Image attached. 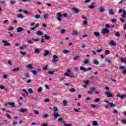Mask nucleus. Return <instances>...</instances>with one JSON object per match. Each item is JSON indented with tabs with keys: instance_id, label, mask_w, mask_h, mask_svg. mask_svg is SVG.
<instances>
[{
	"instance_id": "obj_64",
	"label": "nucleus",
	"mask_w": 126,
	"mask_h": 126,
	"mask_svg": "<svg viewBox=\"0 0 126 126\" xmlns=\"http://www.w3.org/2000/svg\"><path fill=\"white\" fill-rule=\"evenodd\" d=\"M41 126H48V124H42Z\"/></svg>"
},
{
	"instance_id": "obj_58",
	"label": "nucleus",
	"mask_w": 126,
	"mask_h": 126,
	"mask_svg": "<svg viewBox=\"0 0 126 126\" xmlns=\"http://www.w3.org/2000/svg\"><path fill=\"white\" fill-rule=\"evenodd\" d=\"M33 112L35 115H39V111L37 110H33Z\"/></svg>"
},
{
	"instance_id": "obj_1",
	"label": "nucleus",
	"mask_w": 126,
	"mask_h": 126,
	"mask_svg": "<svg viewBox=\"0 0 126 126\" xmlns=\"http://www.w3.org/2000/svg\"><path fill=\"white\" fill-rule=\"evenodd\" d=\"M59 109L58 107L55 106L53 108V116L55 117V118H54V120H56L57 118H59V117H61V115L59 114Z\"/></svg>"
},
{
	"instance_id": "obj_8",
	"label": "nucleus",
	"mask_w": 126,
	"mask_h": 126,
	"mask_svg": "<svg viewBox=\"0 0 126 126\" xmlns=\"http://www.w3.org/2000/svg\"><path fill=\"white\" fill-rule=\"evenodd\" d=\"M105 94L106 95L107 97H113V94H110V91H108L105 93Z\"/></svg>"
},
{
	"instance_id": "obj_27",
	"label": "nucleus",
	"mask_w": 126,
	"mask_h": 126,
	"mask_svg": "<svg viewBox=\"0 0 126 126\" xmlns=\"http://www.w3.org/2000/svg\"><path fill=\"white\" fill-rule=\"evenodd\" d=\"M101 101V99L99 98H96L95 99H94V103H98V102H100Z\"/></svg>"
},
{
	"instance_id": "obj_41",
	"label": "nucleus",
	"mask_w": 126,
	"mask_h": 126,
	"mask_svg": "<svg viewBox=\"0 0 126 126\" xmlns=\"http://www.w3.org/2000/svg\"><path fill=\"white\" fill-rule=\"evenodd\" d=\"M63 54H67V53H70V52L67 50H63Z\"/></svg>"
},
{
	"instance_id": "obj_43",
	"label": "nucleus",
	"mask_w": 126,
	"mask_h": 126,
	"mask_svg": "<svg viewBox=\"0 0 126 126\" xmlns=\"http://www.w3.org/2000/svg\"><path fill=\"white\" fill-rule=\"evenodd\" d=\"M17 17L18 18H21V19H22V18H24V17H23V15H22V14H19V15H18L17 16Z\"/></svg>"
},
{
	"instance_id": "obj_36",
	"label": "nucleus",
	"mask_w": 126,
	"mask_h": 126,
	"mask_svg": "<svg viewBox=\"0 0 126 126\" xmlns=\"http://www.w3.org/2000/svg\"><path fill=\"white\" fill-rule=\"evenodd\" d=\"M43 90V88L42 87H40L37 89V92H41Z\"/></svg>"
},
{
	"instance_id": "obj_2",
	"label": "nucleus",
	"mask_w": 126,
	"mask_h": 126,
	"mask_svg": "<svg viewBox=\"0 0 126 126\" xmlns=\"http://www.w3.org/2000/svg\"><path fill=\"white\" fill-rule=\"evenodd\" d=\"M4 105L6 107H8L9 106H11L12 108H13L14 107V102H7V103H5Z\"/></svg>"
},
{
	"instance_id": "obj_51",
	"label": "nucleus",
	"mask_w": 126,
	"mask_h": 126,
	"mask_svg": "<svg viewBox=\"0 0 126 126\" xmlns=\"http://www.w3.org/2000/svg\"><path fill=\"white\" fill-rule=\"evenodd\" d=\"M8 31H12V30H13V27H10L8 28Z\"/></svg>"
},
{
	"instance_id": "obj_57",
	"label": "nucleus",
	"mask_w": 126,
	"mask_h": 126,
	"mask_svg": "<svg viewBox=\"0 0 126 126\" xmlns=\"http://www.w3.org/2000/svg\"><path fill=\"white\" fill-rule=\"evenodd\" d=\"M33 41H34V42H38V41H40V39L39 38H32Z\"/></svg>"
},
{
	"instance_id": "obj_20",
	"label": "nucleus",
	"mask_w": 126,
	"mask_h": 126,
	"mask_svg": "<svg viewBox=\"0 0 126 126\" xmlns=\"http://www.w3.org/2000/svg\"><path fill=\"white\" fill-rule=\"evenodd\" d=\"M108 13L110 15H114V11H113V10L112 9H109L108 10Z\"/></svg>"
},
{
	"instance_id": "obj_49",
	"label": "nucleus",
	"mask_w": 126,
	"mask_h": 126,
	"mask_svg": "<svg viewBox=\"0 0 126 126\" xmlns=\"http://www.w3.org/2000/svg\"><path fill=\"white\" fill-rule=\"evenodd\" d=\"M8 22H9V21H8V20H5L3 21L4 24H8Z\"/></svg>"
},
{
	"instance_id": "obj_32",
	"label": "nucleus",
	"mask_w": 126,
	"mask_h": 126,
	"mask_svg": "<svg viewBox=\"0 0 126 126\" xmlns=\"http://www.w3.org/2000/svg\"><path fill=\"white\" fill-rule=\"evenodd\" d=\"M41 17V16L40 15L36 14L35 15L34 18L35 19H39Z\"/></svg>"
},
{
	"instance_id": "obj_18",
	"label": "nucleus",
	"mask_w": 126,
	"mask_h": 126,
	"mask_svg": "<svg viewBox=\"0 0 126 126\" xmlns=\"http://www.w3.org/2000/svg\"><path fill=\"white\" fill-rule=\"evenodd\" d=\"M72 10H73V11H74V12L75 13H78V12H79V9H78L75 7H73L72 8Z\"/></svg>"
},
{
	"instance_id": "obj_44",
	"label": "nucleus",
	"mask_w": 126,
	"mask_h": 126,
	"mask_svg": "<svg viewBox=\"0 0 126 126\" xmlns=\"http://www.w3.org/2000/svg\"><path fill=\"white\" fill-rule=\"evenodd\" d=\"M67 104V101L65 100L63 101V106H66V105Z\"/></svg>"
},
{
	"instance_id": "obj_61",
	"label": "nucleus",
	"mask_w": 126,
	"mask_h": 126,
	"mask_svg": "<svg viewBox=\"0 0 126 126\" xmlns=\"http://www.w3.org/2000/svg\"><path fill=\"white\" fill-rule=\"evenodd\" d=\"M123 74H126V68H125L123 71H122Z\"/></svg>"
},
{
	"instance_id": "obj_3",
	"label": "nucleus",
	"mask_w": 126,
	"mask_h": 126,
	"mask_svg": "<svg viewBox=\"0 0 126 126\" xmlns=\"http://www.w3.org/2000/svg\"><path fill=\"white\" fill-rule=\"evenodd\" d=\"M109 31L108 29L107 28H105L103 29L102 31H101V33L102 34H107L108 33H109Z\"/></svg>"
},
{
	"instance_id": "obj_55",
	"label": "nucleus",
	"mask_w": 126,
	"mask_h": 126,
	"mask_svg": "<svg viewBox=\"0 0 126 126\" xmlns=\"http://www.w3.org/2000/svg\"><path fill=\"white\" fill-rule=\"evenodd\" d=\"M105 55H109V54H110V51L109 50H105Z\"/></svg>"
},
{
	"instance_id": "obj_28",
	"label": "nucleus",
	"mask_w": 126,
	"mask_h": 126,
	"mask_svg": "<svg viewBox=\"0 0 126 126\" xmlns=\"http://www.w3.org/2000/svg\"><path fill=\"white\" fill-rule=\"evenodd\" d=\"M58 122H61L62 124H63V123H64V121L63 120V118H62L61 117L58 119Z\"/></svg>"
},
{
	"instance_id": "obj_50",
	"label": "nucleus",
	"mask_w": 126,
	"mask_h": 126,
	"mask_svg": "<svg viewBox=\"0 0 126 126\" xmlns=\"http://www.w3.org/2000/svg\"><path fill=\"white\" fill-rule=\"evenodd\" d=\"M25 77L27 78H29L30 77V75H29V73H28L25 75Z\"/></svg>"
},
{
	"instance_id": "obj_21",
	"label": "nucleus",
	"mask_w": 126,
	"mask_h": 126,
	"mask_svg": "<svg viewBox=\"0 0 126 126\" xmlns=\"http://www.w3.org/2000/svg\"><path fill=\"white\" fill-rule=\"evenodd\" d=\"M94 35L95 37H99V36H100V33L98 32H94Z\"/></svg>"
},
{
	"instance_id": "obj_33",
	"label": "nucleus",
	"mask_w": 126,
	"mask_h": 126,
	"mask_svg": "<svg viewBox=\"0 0 126 126\" xmlns=\"http://www.w3.org/2000/svg\"><path fill=\"white\" fill-rule=\"evenodd\" d=\"M78 59H79V56H76L74 57L73 58V61H76V60H78Z\"/></svg>"
},
{
	"instance_id": "obj_15",
	"label": "nucleus",
	"mask_w": 126,
	"mask_h": 126,
	"mask_svg": "<svg viewBox=\"0 0 126 126\" xmlns=\"http://www.w3.org/2000/svg\"><path fill=\"white\" fill-rule=\"evenodd\" d=\"M36 34L37 36H41V35H43V32L41 31H38L36 32Z\"/></svg>"
},
{
	"instance_id": "obj_30",
	"label": "nucleus",
	"mask_w": 126,
	"mask_h": 126,
	"mask_svg": "<svg viewBox=\"0 0 126 126\" xmlns=\"http://www.w3.org/2000/svg\"><path fill=\"white\" fill-rule=\"evenodd\" d=\"M26 47H27L26 44H24V45H23L22 46H20V49L21 50H23V49H24V48H26Z\"/></svg>"
},
{
	"instance_id": "obj_7",
	"label": "nucleus",
	"mask_w": 126,
	"mask_h": 126,
	"mask_svg": "<svg viewBox=\"0 0 126 126\" xmlns=\"http://www.w3.org/2000/svg\"><path fill=\"white\" fill-rule=\"evenodd\" d=\"M16 30L18 33H20V32H22V31L24 30V29H23V28L22 27H18V28L16 29Z\"/></svg>"
},
{
	"instance_id": "obj_31",
	"label": "nucleus",
	"mask_w": 126,
	"mask_h": 126,
	"mask_svg": "<svg viewBox=\"0 0 126 126\" xmlns=\"http://www.w3.org/2000/svg\"><path fill=\"white\" fill-rule=\"evenodd\" d=\"M92 125L94 126H97L98 125V124L97 123V121H94L92 123Z\"/></svg>"
},
{
	"instance_id": "obj_40",
	"label": "nucleus",
	"mask_w": 126,
	"mask_h": 126,
	"mask_svg": "<svg viewBox=\"0 0 126 126\" xmlns=\"http://www.w3.org/2000/svg\"><path fill=\"white\" fill-rule=\"evenodd\" d=\"M26 111V109H20V112L21 113H25Z\"/></svg>"
},
{
	"instance_id": "obj_19",
	"label": "nucleus",
	"mask_w": 126,
	"mask_h": 126,
	"mask_svg": "<svg viewBox=\"0 0 126 126\" xmlns=\"http://www.w3.org/2000/svg\"><path fill=\"white\" fill-rule=\"evenodd\" d=\"M120 61L122 62V63H126V59L125 58H121L120 59Z\"/></svg>"
},
{
	"instance_id": "obj_48",
	"label": "nucleus",
	"mask_w": 126,
	"mask_h": 126,
	"mask_svg": "<svg viewBox=\"0 0 126 126\" xmlns=\"http://www.w3.org/2000/svg\"><path fill=\"white\" fill-rule=\"evenodd\" d=\"M119 68H120V69H126V66L120 65V66H119Z\"/></svg>"
},
{
	"instance_id": "obj_52",
	"label": "nucleus",
	"mask_w": 126,
	"mask_h": 126,
	"mask_svg": "<svg viewBox=\"0 0 126 126\" xmlns=\"http://www.w3.org/2000/svg\"><path fill=\"white\" fill-rule=\"evenodd\" d=\"M111 22H112V23H115L116 22H117V19H113L111 20Z\"/></svg>"
},
{
	"instance_id": "obj_39",
	"label": "nucleus",
	"mask_w": 126,
	"mask_h": 126,
	"mask_svg": "<svg viewBox=\"0 0 126 126\" xmlns=\"http://www.w3.org/2000/svg\"><path fill=\"white\" fill-rule=\"evenodd\" d=\"M27 67H28V68H30V69H32L33 68V66L31 64H28Z\"/></svg>"
},
{
	"instance_id": "obj_59",
	"label": "nucleus",
	"mask_w": 126,
	"mask_h": 126,
	"mask_svg": "<svg viewBox=\"0 0 126 126\" xmlns=\"http://www.w3.org/2000/svg\"><path fill=\"white\" fill-rule=\"evenodd\" d=\"M44 19H48V15L47 14H45L44 15Z\"/></svg>"
},
{
	"instance_id": "obj_62",
	"label": "nucleus",
	"mask_w": 126,
	"mask_h": 126,
	"mask_svg": "<svg viewBox=\"0 0 126 126\" xmlns=\"http://www.w3.org/2000/svg\"><path fill=\"white\" fill-rule=\"evenodd\" d=\"M47 69H48V66H45L43 67V69L44 70H47Z\"/></svg>"
},
{
	"instance_id": "obj_14",
	"label": "nucleus",
	"mask_w": 126,
	"mask_h": 126,
	"mask_svg": "<svg viewBox=\"0 0 126 126\" xmlns=\"http://www.w3.org/2000/svg\"><path fill=\"white\" fill-rule=\"evenodd\" d=\"M58 58V56L57 55L53 56V59L54 60H53V63H56V62H58V60L57 59Z\"/></svg>"
},
{
	"instance_id": "obj_4",
	"label": "nucleus",
	"mask_w": 126,
	"mask_h": 126,
	"mask_svg": "<svg viewBox=\"0 0 126 126\" xmlns=\"http://www.w3.org/2000/svg\"><path fill=\"white\" fill-rule=\"evenodd\" d=\"M2 42L3 43V46H4V47H6L7 46H10V43H8V42H7L6 40H2Z\"/></svg>"
},
{
	"instance_id": "obj_37",
	"label": "nucleus",
	"mask_w": 126,
	"mask_h": 126,
	"mask_svg": "<svg viewBox=\"0 0 126 126\" xmlns=\"http://www.w3.org/2000/svg\"><path fill=\"white\" fill-rule=\"evenodd\" d=\"M115 36H116V37H121V33H120L119 32H117L116 33H115Z\"/></svg>"
},
{
	"instance_id": "obj_17",
	"label": "nucleus",
	"mask_w": 126,
	"mask_h": 126,
	"mask_svg": "<svg viewBox=\"0 0 126 126\" xmlns=\"http://www.w3.org/2000/svg\"><path fill=\"white\" fill-rule=\"evenodd\" d=\"M122 17L123 18H126V11L125 10H123V13L122 15Z\"/></svg>"
},
{
	"instance_id": "obj_38",
	"label": "nucleus",
	"mask_w": 126,
	"mask_h": 126,
	"mask_svg": "<svg viewBox=\"0 0 126 126\" xmlns=\"http://www.w3.org/2000/svg\"><path fill=\"white\" fill-rule=\"evenodd\" d=\"M34 52L36 54H39V53H40V50H39V49H38V48L35 49V50H34Z\"/></svg>"
},
{
	"instance_id": "obj_26",
	"label": "nucleus",
	"mask_w": 126,
	"mask_h": 126,
	"mask_svg": "<svg viewBox=\"0 0 126 126\" xmlns=\"http://www.w3.org/2000/svg\"><path fill=\"white\" fill-rule=\"evenodd\" d=\"M43 37H44V39H45V40H49V39L51 38L49 36H48L47 34H45Z\"/></svg>"
},
{
	"instance_id": "obj_46",
	"label": "nucleus",
	"mask_w": 126,
	"mask_h": 126,
	"mask_svg": "<svg viewBox=\"0 0 126 126\" xmlns=\"http://www.w3.org/2000/svg\"><path fill=\"white\" fill-rule=\"evenodd\" d=\"M31 72L32 73L33 75H36L37 74V71H36L35 70H32Z\"/></svg>"
},
{
	"instance_id": "obj_35",
	"label": "nucleus",
	"mask_w": 126,
	"mask_h": 126,
	"mask_svg": "<svg viewBox=\"0 0 126 126\" xmlns=\"http://www.w3.org/2000/svg\"><path fill=\"white\" fill-rule=\"evenodd\" d=\"M105 62H107L109 63H112V62H111V61L108 58H106L105 59Z\"/></svg>"
},
{
	"instance_id": "obj_34",
	"label": "nucleus",
	"mask_w": 126,
	"mask_h": 126,
	"mask_svg": "<svg viewBox=\"0 0 126 126\" xmlns=\"http://www.w3.org/2000/svg\"><path fill=\"white\" fill-rule=\"evenodd\" d=\"M48 117H49V115L48 114H43L42 118L43 119H47V118H48Z\"/></svg>"
},
{
	"instance_id": "obj_29",
	"label": "nucleus",
	"mask_w": 126,
	"mask_h": 126,
	"mask_svg": "<svg viewBox=\"0 0 126 126\" xmlns=\"http://www.w3.org/2000/svg\"><path fill=\"white\" fill-rule=\"evenodd\" d=\"M28 91L30 94H33V90H32V89L30 88L28 89Z\"/></svg>"
},
{
	"instance_id": "obj_25",
	"label": "nucleus",
	"mask_w": 126,
	"mask_h": 126,
	"mask_svg": "<svg viewBox=\"0 0 126 126\" xmlns=\"http://www.w3.org/2000/svg\"><path fill=\"white\" fill-rule=\"evenodd\" d=\"M69 92H71V93H73V92H75L76 90L74 88H71L69 89Z\"/></svg>"
},
{
	"instance_id": "obj_53",
	"label": "nucleus",
	"mask_w": 126,
	"mask_h": 126,
	"mask_svg": "<svg viewBox=\"0 0 126 126\" xmlns=\"http://www.w3.org/2000/svg\"><path fill=\"white\" fill-rule=\"evenodd\" d=\"M20 54H21V55H22V56H25V55H26V52H23L22 51H20Z\"/></svg>"
},
{
	"instance_id": "obj_10",
	"label": "nucleus",
	"mask_w": 126,
	"mask_h": 126,
	"mask_svg": "<svg viewBox=\"0 0 126 126\" xmlns=\"http://www.w3.org/2000/svg\"><path fill=\"white\" fill-rule=\"evenodd\" d=\"M109 44H110L111 46H116L117 45V43L114 41L111 40L109 41Z\"/></svg>"
},
{
	"instance_id": "obj_6",
	"label": "nucleus",
	"mask_w": 126,
	"mask_h": 126,
	"mask_svg": "<svg viewBox=\"0 0 126 126\" xmlns=\"http://www.w3.org/2000/svg\"><path fill=\"white\" fill-rule=\"evenodd\" d=\"M90 91H88V94H92V92H94L95 90H96V88L92 87L90 89Z\"/></svg>"
},
{
	"instance_id": "obj_22",
	"label": "nucleus",
	"mask_w": 126,
	"mask_h": 126,
	"mask_svg": "<svg viewBox=\"0 0 126 126\" xmlns=\"http://www.w3.org/2000/svg\"><path fill=\"white\" fill-rule=\"evenodd\" d=\"M80 70H83L84 72H87V69L84 68L83 66H81L80 67Z\"/></svg>"
},
{
	"instance_id": "obj_42",
	"label": "nucleus",
	"mask_w": 126,
	"mask_h": 126,
	"mask_svg": "<svg viewBox=\"0 0 126 126\" xmlns=\"http://www.w3.org/2000/svg\"><path fill=\"white\" fill-rule=\"evenodd\" d=\"M19 70V68H15L13 69V71L15 72H17Z\"/></svg>"
},
{
	"instance_id": "obj_12",
	"label": "nucleus",
	"mask_w": 126,
	"mask_h": 126,
	"mask_svg": "<svg viewBox=\"0 0 126 126\" xmlns=\"http://www.w3.org/2000/svg\"><path fill=\"white\" fill-rule=\"evenodd\" d=\"M87 7H89L90 9H93V8L95 7V6H94V4L93 3V2H92L91 5H88Z\"/></svg>"
},
{
	"instance_id": "obj_16",
	"label": "nucleus",
	"mask_w": 126,
	"mask_h": 126,
	"mask_svg": "<svg viewBox=\"0 0 126 126\" xmlns=\"http://www.w3.org/2000/svg\"><path fill=\"white\" fill-rule=\"evenodd\" d=\"M99 12H104L105 11V8H104V7H101L98 9Z\"/></svg>"
},
{
	"instance_id": "obj_45",
	"label": "nucleus",
	"mask_w": 126,
	"mask_h": 126,
	"mask_svg": "<svg viewBox=\"0 0 126 126\" xmlns=\"http://www.w3.org/2000/svg\"><path fill=\"white\" fill-rule=\"evenodd\" d=\"M121 123L124 125H126V119L122 120Z\"/></svg>"
},
{
	"instance_id": "obj_54",
	"label": "nucleus",
	"mask_w": 126,
	"mask_h": 126,
	"mask_svg": "<svg viewBox=\"0 0 126 126\" xmlns=\"http://www.w3.org/2000/svg\"><path fill=\"white\" fill-rule=\"evenodd\" d=\"M6 116L7 117L8 119H11V116L8 113H6Z\"/></svg>"
},
{
	"instance_id": "obj_24",
	"label": "nucleus",
	"mask_w": 126,
	"mask_h": 126,
	"mask_svg": "<svg viewBox=\"0 0 126 126\" xmlns=\"http://www.w3.org/2000/svg\"><path fill=\"white\" fill-rule=\"evenodd\" d=\"M108 105L111 107H116V104H114V103L112 102L108 103Z\"/></svg>"
},
{
	"instance_id": "obj_5",
	"label": "nucleus",
	"mask_w": 126,
	"mask_h": 126,
	"mask_svg": "<svg viewBox=\"0 0 126 126\" xmlns=\"http://www.w3.org/2000/svg\"><path fill=\"white\" fill-rule=\"evenodd\" d=\"M57 15H58L57 17V20H58V21H62V18H61V17L63 16V15H62L61 13H58Z\"/></svg>"
},
{
	"instance_id": "obj_13",
	"label": "nucleus",
	"mask_w": 126,
	"mask_h": 126,
	"mask_svg": "<svg viewBox=\"0 0 126 126\" xmlns=\"http://www.w3.org/2000/svg\"><path fill=\"white\" fill-rule=\"evenodd\" d=\"M44 54L43 55L44 57H47V56H48V55H49V54L50 53L49 51L46 50L44 51Z\"/></svg>"
},
{
	"instance_id": "obj_9",
	"label": "nucleus",
	"mask_w": 126,
	"mask_h": 126,
	"mask_svg": "<svg viewBox=\"0 0 126 126\" xmlns=\"http://www.w3.org/2000/svg\"><path fill=\"white\" fill-rule=\"evenodd\" d=\"M117 97L118 98H121V99H124V98H126V94H123V95H121L120 94H117Z\"/></svg>"
},
{
	"instance_id": "obj_60",
	"label": "nucleus",
	"mask_w": 126,
	"mask_h": 126,
	"mask_svg": "<svg viewBox=\"0 0 126 126\" xmlns=\"http://www.w3.org/2000/svg\"><path fill=\"white\" fill-rule=\"evenodd\" d=\"M89 62L88 60H85L84 62V63H85V64H87V63H88Z\"/></svg>"
},
{
	"instance_id": "obj_23",
	"label": "nucleus",
	"mask_w": 126,
	"mask_h": 126,
	"mask_svg": "<svg viewBox=\"0 0 126 126\" xmlns=\"http://www.w3.org/2000/svg\"><path fill=\"white\" fill-rule=\"evenodd\" d=\"M78 34V32H76V31H75V30L72 31V33H71V35H77Z\"/></svg>"
},
{
	"instance_id": "obj_47",
	"label": "nucleus",
	"mask_w": 126,
	"mask_h": 126,
	"mask_svg": "<svg viewBox=\"0 0 126 126\" xmlns=\"http://www.w3.org/2000/svg\"><path fill=\"white\" fill-rule=\"evenodd\" d=\"M84 83L85 84V85H88V84H89V81H84Z\"/></svg>"
},
{
	"instance_id": "obj_63",
	"label": "nucleus",
	"mask_w": 126,
	"mask_h": 126,
	"mask_svg": "<svg viewBox=\"0 0 126 126\" xmlns=\"http://www.w3.org/2000/svg\"><path fill=\"white\" fill-rule=\"evenodd\" d=\"M54 71H48V74H50V75H51V74H54Z\"/></svg>"
},
{
	"instance_id": "obj_56",
	"label": "nucleus",
	"mask_w": 126,
	"mask_h": 126,
	"mask_svg": "<svg viewBox=\"0 0 126 126\" xmlns=\"http://www.w3.org/2000/svg\"><path fill=\"white\" fill-rule=\"evenodd\" d=\"M91 106L92 107V108H97V106L94 104H91Z\"/></svg>"
},
{
	"instance_id": "obj_11",
	"label": "nucleus",
	"mask_w": 126,
	"mask_h": 126,
	"mask_svg": "<svg viewBox=\"0 0 126 126\" xmlns=\"http://www.w3.org/2000/svg\"><path fill=\"white\" fill-rule=\"evenodd\" d=\"M93 63L94 64H95V65H99V62L97 60H96V59H94L93 61Z\"/></svg>"
}]
</instances>
